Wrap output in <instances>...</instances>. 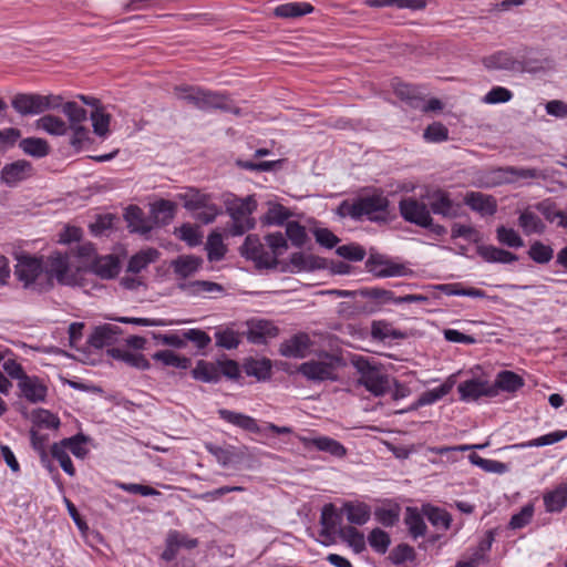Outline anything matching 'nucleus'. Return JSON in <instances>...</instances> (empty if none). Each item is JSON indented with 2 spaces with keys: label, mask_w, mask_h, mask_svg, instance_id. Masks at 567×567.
Instances as JSON below:
<instances>
[{
  "label": "nucleus",
  "mask_w": 567,
  "mask_h": 567,
  "mask_svg": "<svg viewBox=\"0 0 567 567\" xmlns=\"http://www.w3.org/2000/svg\"><path fill=\"white\" fill-rule=\"evenodd\" d=\"M174 94L200 111L228 110V97L225 94L202 86L178 85L174 87Z\"/></svg>",
  "instance_id": "f257e3e1"
},
{
  "label": "nucleus",
  "mask_w": 567,
  "mask_h": 567,
  "mask_svg": "<svg viewBox=\"0 0 567 567\" xmlns=\"http://www.w3.org/2000/svg\"><path fill=\"white\" fill-rule=\"evenodd\" d=\"M256 208L257 203L251 196L234 198L226 203V210L231 218L229 227L231 236H241L255 227L256 223L251 214Z\"/></svg>",
  "instance_id": "f03ea898"
},
{
  "label": "nucleus",
  "mask_w": 567,
  "mask_h": 567,
  "mask_svg": "<svg viewBox=\"0 0 567 567\" xmlns=\"http://www.w3.org/2000/svg\"><path fill=\"white\" fill-rule=\"evenodd\" d=\"M61 95H41L35 93H18L11 100V106L21 115H37L48 110L59 109Z\"/></svg>",
  "instance_id": "7ed1b4c3"
},
{
  "label": "nucleus",
  "mask_w": 567,
  "mask_h": 567,
  "mask_svg": "<svg viewBox=\"0 0 567 567\" xmlns=\"http://www.w3.org/2000/svg\"><path fill=\"white\" fill-rule=\"evenodd\" d=\"M14 275L23 288L39 291L43 284V258L27 252L16 255Z\"/></svg>",
  "instance_id": "20e7f679"
},
{
  "label": "nucleus",
  "mask_w": 567,
  "mask_h": 567,
  "mask_svg": "<svg viewBox=\"0 0 567 567\" xmlns=\"http://www.w3.org/2000/svg\"><path fill=\"white\" fill-rule=\"evenodd\" d=\"M70 258L68 254L54 251L43 260V284L39 288V292L48 291L53 288L55 279L60 285L71 284Z\"/></svg>",
  "instance_id": "39448f33"
},
{
  "label": "nucleus",
  "mask_w": 567,
  "mask_h": 567,
  "mask_svg": "<svg viewBox=\"0 0 567 567\" xmlns=\"http://www.w3.org/2000/svg\"><path fill=\"white\" fill-rule=\"evenodd\" d=\"M339 358L324 353L318 360H309L298 367V372L307 380L322 382L327 380H337L336 370L339 365Z\"/></svg>",
  "instance_id": "423d86ee"
},
{
  "label": "nucleus",
  "mask_w": 567,
  "mask_h": 567,
  "mask_svg": "<svg viewBox=\"0 0 567 567\" xmlns=\"http://www.w3.org/2000/svg\"><path fill=\"white\" fill-rule=\"evenodd\" d=\"M360 373L358 382L375 396H381L390 389L389 378L379 368L361 358L354 362Z\"/></svg>",
  "instance_id": "0eeeda50"
},
{
  "label": "nucleus",
  "mask_w": 567,
  "mask_h": 567,
  "mask_svg": "<svg viewBox=\"0 0 567 567\" xmlns=\"http://www.w3.org/2000/svg\"><path fill=\"white\" fill-rule=\"evenodd\" d=\"M423 198L426 200L430 214L454 219L461 216V204L455 203L446 190L435 188L427 190Z\"/></svg>",
  "instance_id": "6e6552de"
},
{
  "label": "nucleus",
  "mask_w": 567,
  "mask_h": 567,
  "mask_svg": "<svg viewBox=\"0 0 567 567\" xmlns=\"http://www.w3.org/2000/svg\"><path fill=\"white\" fill-rule=\"evenodd\" d=\"M240 254L246 259L252 260L258 269H275L278 260L271 257L265 249L264 244L257 235H248L240 247Z\"/></svg>",
  "instance_id": "1a4fd4ad"
},
{
  "label": "nucleus",
  "mask_w": 567,
  "mask_h": 567,
  "mask_svg": "<svg viewBox=\"0 0 567 567\" xmlns=\"http://www.w3.org/2000/svg\"><path fill=\"white\" fill-rule=\"evenodd\" d=\"M399 209L404 220L423 228L432 226V216L426 203L414 197H406L400 200Z\"/></svg>",
  "instance_id": "9d476101"
},
{
  "label": "nucleus",
  "mask_w": 567,
  "mask_h": 567,
  "mask_svg": "<svg viewBox=\"0 0 567 567\" xmlns=\"http://www.w3.org/2000/svg\"><path fill=\"white\" fill-rule=\"evenodd\" d=\"M367 270L378 278L398 277L408 274V269L402 264L391 261L379 254H371L365 261Z\"/></svg>",
  "instance_id": "9b49d317"
},
{
  "label": "nucleus",
  "mask_w": 567,
  "mask_h": 567,
  "mask_svg": "<svg viewBox=\"0 0 567 567\" xmlns=\"http://www.w3.org/2000/svg\"><path fill=\"white\" fill-rule=\"evenodd\" d=\"M33 175L32 164L25 159H18L6 164L1 169V182L9 187H14L19 183Z\"/></svg>",
  "instance_id": "f8f14e48"
},
{
  "label": "nucleus",
  "mask_w": 567,
  "mask_h": 567,
  "mask_svg": "<svg viewBox=\"0 0 567 567\" xmlns=\"http://www.w3.org/2000/svg\"><path fill=\"white\" fill-rule=\"evenodd\" d=\"M248 329L244 333L254 344H265L268 339L277 337L278 328L268 320H251L247 322Z\"/></svg>",
  "instance_id": "ddd939ff"
},
{
  "label": "nucleus",
  "mask_w": 567,
  "mask_h": 567,
  "mask_svg": "<svg viewBox=\"0 0 567 567\" xmlns=\"http://www.w3.org/2000/svg\"><path fill=\"white\" fill-rule=\"evenodd\" d=\"M312 346L309 334L299 332L291 338L285 340L280 347L279 352L286 358H305Z\"/></svg>",
  "instance_id": "4468645a"
},
{
  "label": "nucleus",
  "mask_w": 567,
  "mask_h": 567,
  "mask_svg": "<svg viewBox=\"0 0 567 567\" xmlns=\"http://www.w3.org/2000/svg\"><path fill=\"white\" fill-rule=\"evenodd\" d=\"M359 208V217L367 215L370 220H378L380 217L377 213H386L389 200L382 194H373L357 198Z\"/></svg>",
  "instance_id": "2eb2a0df"
},
{
  "label": "nucleus",
  "mask_w": 567,
  "mask_h": 567,
  "mask_svg": "<svg viewBox=\"0 0 567 567\" xmlns=\"http://www.w3.org/2000/svg\"><path fill=\"white\" fill-rule=\"evenodd\" d=\"M464 204L482 216H493L497 212V200L493 195L481 192H468L464 196Z\"/></svg>",
  "instance_id": "dca6fc26"
},
{
  "label": "nucleus",
  "mask_w": 567,
  "mask_h": 567,
  "mask_svg": "<svg viewBox=\"0 0 567 567\" xmlns=\"http://www.w3.org/2000/svg\"><path fill=\"white\" fill-rule=\"evenodd\" d=\"M121 333L120 327L106 323L94 329L89 338V343L96 349H102L116 342Z\"/></svg>",
  "instance_id": "f3484780"
},
{
  "label": "nucleus",
  "mask_w": 567,
  "mask_h": 567,
  "mask_svg": "<svg viewBox=\"0 0 567 567\" xmlns=\"http://www.w3.org/2000/svg\"><path fill=\"white\" fill-rule=\"evenodd\" d=\"M18 385L22 395L29 402L38 403L45 400L48 388L38 378L28 375Z\"/></svg>",
  "instance_id": "a211bd4d"
},
{
  "label": "nucleus",
  "mask_w": 567,
  "mask_h": 567,
  "mask_svg": "<svg viewBox=\"0 0 567 567\" xmlns=\"http://www.w3.org/2000/svg\"><path fill=\"white\" fill-rule=\"evenodd\" d=\"M457 389L462 400H477L482 395L493 396L496 394L494 388L475 379L460 383Z\"/></svg>",
  "instance_id": "6ab92c4d"
},
{
  "label": "nucleus",
  "mask_w": 567,
  "mask_h": 567,
  "mask_svg": "<svg viewBox=\"0 0 567 567\" xmlns=\"http://www.w3.org/2000/svg\"><path fill=\"white\" fill-rule=\"evenodd\" d=\"M306 446H313L318 451L327 452L330 455L341 458L347 455V449L337 440L328 436H319L315 439H302Z\"/></svg>",
  "instance_id": "aec40b11"
},
{
  "label": "nucleus",
  "mask_w": 567,
  "mask_h": 567,
  "mask_svg": "<svg viewBox=\"0 0 567 567\" xmlns=\"http://www.w3.org/2000/svg\"><path fill=\"white\" fill-rule=\"evenodd\" d=\"M341 511L353 525H364L371 517V507L363 502H346Z\"/></svg>",
  "instance_id": "412c9836"
},
{
  "label": "nucleus",
  "mask_w": 567,
  "mask_h": 567,
  "mask_svg": "<svg viewBox=\"0 0 567 567\" xmlns=\"http://www.w3.org/2000/svg\"><path fill=\"white\" fill-rule=\"evenodd\" d=\"M218 414L224 421H226L233 425H236L245 431H248L250 433H259L260 432V427H259L257 421L249 415L229 411L226 409H220L218 411Z\"/></svg>",
  "instance_id": "4be33fe9"
},
{
  "label": "nucleus",
  "mask_w": 567,
  "mask_h": 567,
  "mask_svg": "<svg viewBox=\"0 0 567 567\" xmlns=\"http://www.w3.org/2000/svg\"><path fill=\"white\" fill-rule=\"evenodd\" d=\"M124 217L132 233L145 235L153 229V224L144 217L143 210L137 206L126 208Z\"/></svg>",
  "instance_id": "5701e85b"
},
{
  "label": "nucleus",
  "mask_w": 567,
  "mask_h": 567,
  "mask_svg": "<svg viewBox=\"0 0 567 567\" xmlns=\"http://www.w3.org/2000/svg\"><path fill=\"white\" fill-rule=\"evenodd\" d=\"M107 354L115 360L125 362L127 365L138 369L148 370L151 364L148 360L142 353L130 352L118 348H112L107 350Z\"/></svg>",
  "instance_id": "b1692460"
},
{
  "label": "nucleus",
  "mask_w": 567,
  "mask_h": 567,
  "mask_svg": "<svg viewBox=\"0 0 567 567\" xmlns=\"http://www.w3.org/2000/svg\"><path fill=\"white\" fill-rule=\"evenodd\" d=\"M92 270L102 279H112L120 271L118 259L113 255L99 257L94 260Z\"/></svg>",
  "instance_id": "393cba45"
},
{
  "label": "nucleus",
  "mask_w": 567,
  "mask_h": 567,
  "mask_svg": "<svg viewBox=\"0 0 567 567\" xmlns=\"http://www.w3.org/2000/svg\"><path fill=\"white\" fill-rule=\"evenodd\" d=\"M313 11V7L307 2H290L275 8L274 16L282 19H293Z\"/></svg>",
  "instance_id": "a878e982"
},
{
  "label": "nucleus",
  "mask_w": 567,
  "mask_h": 567,
  "mask_svg": "<svg viewBox=\"0 0 567 567\" xmlns=\"http://www.w3.org/2000/svg\"><path fill=\"white\" fill-rule=\"evenodd\" d=\"M19 147L29 156L42 158L49 155L51 147L49 143L41 137H27L19 142Z\"/></svg>",
  "instance_id": "bb28decb"
},
{
  "label": "nucleus",
  "mask_w": 567,
  "mask_h": 567,
  "mask_svg": "<svg viewBox=\"0 0 567 567\" xmlns=\"http://www.w3.org/2000/svg\"><path fill=\"white\" fill-rule=\"evenodd\" d=\"M371 337L374 340L384 341L386 339H404L405 333L393 328L392 323L385 320H374L371 324Z\"/></svg>",
  "instance_id": "cd10ccee"
},
{
  "label": "nucleus",
  "mask_w": 567,
  "mask_h": 567,
  "mask_svg": "<svg viewBox=\"0 0 567 567\" xmlns=\"http://www.w3.org/2000/svg\"><path fill=\"white\" fill-rule=\"evenodd\" d=\"M178 288L190 296H203L213 292H221L223 287L208 280H195L189 282L178 284Z\"/></svg>",
  "instance_id": "c85d7f7f"
},
{
  "label": "nucleus",
  "mask_w": 567,
  "mask_h": 567,
  "mask_svg": "<svg viewBox=\"0 0 567 567\" xmlns=\"http://www.w3.org/2000/svg\"><path fill=\"white\" fill-rule=\"evenodd\" d=\"M478 254L487 262L511 264L518 260L515 254L495 246H482Z\"/></svg>",
  "instance_id": "c756f323"
},
{
  "label": "nucleus",
  "mask_w": 567,
  "mask_h": 567,
  "mask_svg": "<svg viewBox=\"0 0 567 567\" xmlns=\"http://www.w3.org/2000/svg\"><path fill=\"white\" fill-rule=\"evenodd\" d=\"M202 260L194 256H179L172 261L171 267L174 272L182 277L187 278L194 275L200 267Z\"/></svg>",
  "instance_id": "7c9ffc66"
},
{
  "label": "nucleus",
  "mask_w": 567,
  "mask_h": 567,
  "mask_svg": "<svg viewBox=\"0 0 567 567\" xmlns=\"http://www.w3.org/2000/svg\"><path fill=\"white\" fill-rule=\"evenodd\" d=\"M159 256L158 250L154 248H148L146 250H141L131 257L127 265V271L132 274H138L143 269H145L151 262L157 260Z\"/></svg>",
  "instance_id": "2f4dec72"
},
{
  "label": "nucleus",
  "mask_w": 567,
  "mask_h": 567,
  "mask_svg": "<svg viewBox=\"0 0 567 567\" xmlns=\"http://www.w3.org/2000/svg\"><path fill=\"white\" fill-rule=\"evenodd\" d=\"M364 3L371 8L396 7L398 9H409L412 11L426 8L425 0H364Z\"/></svg>",
  "instance_id": "473e14b6"
},
{
  "label": "nucleus",
  "mask_w": 567,
  "mask_h": 567,
  "mask_svg": "<svg viewBox=\"0 0 567 567\" xmlns=\"http://www.w3.org/2000/svg\"><path fill=\"white\" fill-rule=\"evenodd\" d=\"M37 127L54 136H63L69 131L66 122L55 115H44L40 117L37 121Z\"/></svg>",
  "instance_id": "72a5a7b5"
},
{
  "label": "nucleus",
  "mask_w": 567,
  "mask_h": 567,
  "mask_svg": "<svg viewBox=\"0 0 567 567\" xmlns=\"http://www.w3.org/2000/svg\"><path fill=\"white\" fill-rule=\"evenodd\" d=\"M192 375L202 382L216 383L219 381V369L214 363L199 360L192 370Z\"/></svg>",
  "instance_id": "f704fd0d"
},
{
  "label": "nucleus",
  "mask_w": 567,
  "mask_h": 567,
  "mask_svg": "<svg viewBox=\"0 0 567 567\" xmlns=\"http://www.w3.org/2000/svg\"><path fill=\"white\" fill-rule=\"evenodd\" d=\"M176 205L167 199H161L151 207L153 218L156 224H168L175 214Z\"/></svg>",
  "instance_id": "c9c22d12"
},
{
  "label": "nucleus",
  "mask_w": 567,
  "mask_h": 567,
  "mask_svg": "<svg viewBox=\"0 0 567 567\" xmlns=\"http://www.w3.org/2000/svg\"><path fill=\"white\" fill-rule=\"evenodd\" d=\"M547 512H560L567 505V485L561 484L544 496Z\"/></svg>",
  "instance_id": "e433bc0d"
},
{
  "label": "nucleus",
  "mask_w": 567,
  "mask_h": 567,
  "mask_svg": "<svg viewBox=\"0 0 567 567\" xmlns=\"http://www.w3.org/2000/svg\"><path fill=\"white\" fill-rule=\"evenodd\" d=\"M244 371L247 375L255 377L258 380H266L271 373V363L268 359H249L244 363Z\"/></svg>",
  "instance_id": "4c0bfd02"
},
{
  "label": "nucleus",
  "mask_w": 567,
  "mask_h": 567,
  "mask_svg": "<svg viewBox=\"0 0 567 567\" xmlns=\"http://www.w3.org/2000/svg\"><path fill=\"white\" fill-rule=\"evenodd\" d=\"M323 259L312 256V255H306L303 252H293L290 256V265L293 269L297 271L302 270H313L322 268Z\"/></svg>",
  "instance_id": "58836bf2"
},
{
  "label": "nucleus",
  "mask_w": 567,
  "mask_h": 567,
  "mask_svg": "<svg viewBox=\"0 0 567 567\" xmlns=\"http://www.w3.org/2000/svg\"><path fill=\"white\" fill-rule=\"evenodd\" d=\"M518 225L527 236L532 234H543L546 228L542 219L529 210H525L519 215Z\"/></svg>",
  "instance_id": "ea45409f"
},
{
  "label": "nucleus",
  "mask_w": 567,
  "mask_h": 567,
  "mask_svg": "<svg viewBox=\"0 0 567 567\" xmlns=\"http://www.w3.org/2000/svg\"><path fill=\"white\" fill-rule=\"evenodd\" d=\"M153 359L162 362L166 367H175L186 370L190 367V359L181 357L172 350H161L153 354Z\"/></svg>",
  "instance_id": "a19ab883"
},
{
  "label": "nucleus",
  "mask_w": 567,
  "mask_h": 567,
  "mask_svg": "<svg viewBox=\"0 0 567 567\" xmlns=\"http://www.w3.org/2000/svg\"><path fill=\"white\" fill-rule=\"evenodd\" d=\"M524 385V380L522 377L516 374L513 371H502L497 374L495 386L507 391L515 392Z\"/></svg>",
  "instance_id": "79ce46f5"
},
{
  "label": "nucleus",
  "mask_w": 567,
  "mask_h": 567,
  "mask_svg": "<svg viewBox=\"0 0 567 567\" xmlns=\"http://www.w3.org/2000/svg\"><path fill=\"white\" fill-rule=\"evenodd\" d=\"M516 61L507 52L499 51L483 59V64L487 69L512 70Z\"/></svg>",
  "instance_id": "37998d69"
},
{
  "label": "nucleus",
  "mask_w": 567,
  "mask_h": 567,
  "mask_svg": "<svg viewBox=\"0 0 567 567\" xmlns=\"http://www.w3.org/2000/svg\"><path fill=\"white\" fill-rule=\"evenodd\" d=\"M527 254L536 264L546 265L553 259L554 249L550 246L536 240L529 246Z\"/></svg>",
  "instance_id": "c03bdc74"
},
{
  "label": "nucleus",
  "mask_w": 567,
  "mask_h": 567,
  "mask_svg": "<svg viewBox=\"0 0 567 567\" xmlns=\"http://www.w3.org/2000/svg\"><path fill=\"white\" fill-rule=\"evenodd\" d=\"M182 198L184 199V207L188 210H197L210 204V196L195 188L188 189L182 195Z\"/></svg>",
  "instance_id": "a18cd8bd"
},
{
  "label": "nucleus",
  "mask_w": 567,
  "mask_h": 567,
  "mask_svg": "<svg viewBox=\"0 0 567 567\" xmlns=\"http://www.w3.org/2000/svg\"><path fill=\"white\" fill-rule=\"evenodd\" d=\"M496 238L501 245L509 248H520L524 246V240L519 234L515 229L505 226L496 228Z\"/></svg>",
  "instance_id": "49530a36"
},
{
  "label": "nucleus",
  "mask_w": 567,
  "mask_h": 567,
  "mask_svg": "<svg viewBox=\"0 0 567 567\" xmlns=\"http://www.w3.org/2000/svg\"><path fill=\"white\" fill-rule=\"evenodd\" d=\"M91 121L93 126V132L100 136L104 137L110 132L109 126L111 122V115L104 112L103 107H96L91 113Z\"/></svg>",
  "instance_id": "de8ad7c7"
},
{
  "label": "nucleus",
  "mask_w": 567,
  "mask_h": 567,
  "mask_svg": "<svg viewBox=\"0 0 567 567\" xmlns=\"http://www.w3.org/2000/svg\"><path fill=\"white\" fill-rule=\"evenodd\" d=\"M340 536L353 548L355 553L365 549L364 536L353 526H346L340 529Z\"/></svg>",
  "instance_id": "09e8293b"
},
{
  "label": "nucleus",
  "mask_w": 567,
  "mask_h": 567,
  "mask_svg": "<svg viewBox=\"0 0 567 567\" xmlns=\"http://www.w3.org/2000/svg\"><path fill=\"white\" fill-rule=\"evenodd\" d=\"M63 114L69 120V125L83 124L87 118V112L84 107L80 106L75 102L61 103Z\"/></svg>",
  "instance_id": "8fccbe9b"
},
{
  "label": "nucleus",
  "mask_w": 567,
  "mask_h": 567,
  "mask_svg": "<svg viewBox=\"0 0 567 567\" xmlns=\"http://www.w3.org/2000/svg\"><path fill=\"white\" fill-rule=\"evenodd\" d=\"M285 237L288 238L297 248L303 247L308 239L305 226L300 225L298 221H288L286 224Z\"/></svg>",
  "instance_id": "3c124183"
},
{
  "label": "nucleus",
  "mask_w": 567,
  "mask_h": 567,
  "mask_svg": "<svg viewBox=\"0 0 567 567\" xmlns=\"http://www.w3.org/2000/svg\"><path fill=\"white\" fill-rule=\"evenodd\" d=\"M429 522L436 528L449 529L452 523V516L445 509L439 507H429L425 509Z\"/></svg>",
  "instance_id": "603ef678"
},
{
  "label": "nucleus",
  "mask_w": 567,
  "mask_h": 567,
  "mask_svg": "<svg viewBox=\"0 0 567 567\" xmlns=\"http://www.w3.org/2000/svg\"><path fill=\"white\" fill-rule=\"evenodd\" d=\"M206 249L207 257L210 261L220 260L226 252L221 235L218 233H212L207 238Z\"/></svg>",
  "instance_id": "864d4df0"
},
{
  "label": "nucleus",
  "mask_w": 567,
  "mask_h": 567,
  "mask_svg": "<svg viewBox=\"0 0 567 567\" xmlns=\"http://www.w3.org/2000/svg\"><path fill=\"white\" fill-rule=\"evenodd\" d=\"M31 419L34 426H43L48 429H58L60 426L59 417L49 410L35 409L31 414Z\"/></svg>",
  "instance_id": "5fc2aeb1"
},
{
  "label": "nucleus",
  "mask_w": 567,
  "mask_h": 567,
  "mask_svg": "<svg viewBox=\"0 0 567 567\" xmlns=\"http://www.w3.org/2000/svg\"><path fill=\"white\" fill-rule=\"evenodd\" d=\"M51 455L60 463L62 470L68 475L73 476L75 474V468L66 452V447L61 442L54 443L51 446Z\"/></svg>",
  "instance_id": "6e6d98bb"
},
{
  "label": "nucleus",
  "mask_w": 567,
  "mask_h": 567,
  "mask_svg": "<svg viewBox=\"0 0 567 567\" xmlns=\"http://www.w3.org/2000/svg\"><path fill=\"white\" fill-rule=\"evenodd\" d=\"M215 339L217 347L227 350L236 349L240 343L239 333L230 328L216 331Z\"/></svg>",
  "instance_id": "4d7b16f0"
},
{
  "label": "nucleus",
  "mask_w": 567,
  "mask_h": 567,
  "mask_svg": "<svg viewBox=\"0 0 567 567\" xmlns=\"http://www.w3.org/2000/svg\"><path fill=\"white\" fill-rule=\"evenodd\" d=\"M265 240L271 250V257H275L277 260L278 257L282 256L284 252L288 249L287 238L280 231L266 235Z\"/></svg>",
  "instance_id": "13d9d810"
},
{
  "label": "nucleus",
  "mask_w": 567,
  "mask_h": 567,
  "mask_svg": "<svg viewBox=\"0 0 567 567\" xmlns=\"http://www.w3.org/2000/svg\"><path fill=\"white\" fill-rule=\"evenodd\" d=\"M405 524L409 527L410 534L414 538H417L425 534L426 525L423 520V517L415 509L408 508Z\"/></svg>",
  "instance_id": "bf43d9fd"
},
{
  "label": "nucleus",
  "mask_w": 567,
  "mask_h": 567,
  "mask_svg": "<svg viewBox=\"0 0 567 567\" xmlns=\"http://www.w3.org/2000/svg\"><path fill=\"white\" fill-rule=\"evenodd\" d=\"M87 439L82 433H79L72 437L63 439L60 441L64 447L69 449L71 453L79 458H84L87 454V449L84 447Z\"/></svg>",
  "instance_id": "052dcab7"
},
{
  "label": "nucleus",
  "mask_w": 567,
  "mask_h": 567,
  "mask_svg": "<svg viewBox=\"0 0 567 567\" xmlns=\"http://www.w3.org/2000/svg\"><path fill=\"white\" fill-rule=\"evenodd\" d=\"M368 540L370 546L379 554H385L391 543L389 534L380 528L372 529Z\"/></svg>",
  "instance_id": "680f3d73"
},
{
  "label": "nucleus",
  "mask_w": 567,
  "mask_h": 567,
  "mask_svg": "<svg viewBox=\"0 0 567 567\" xmlns=\"http://www.w3.org/2000/svg\"><path fill=\"white\" fill-rule=\"evenodd\" d=\"M358 295L362 298L378 300L381 303L394 302L396 299L391 290L383 288H363L358 290Z\"/></svg>",
  "instance_id": "e2e57ef3"
},
{
  "label": "nucleus",
  "mask_w": 567,
  "mask_h": 567,
  "mask_svg": "<svg viewBox=\"0 0 567 567\" xmlns=\"http://www.w3.org/2000/svg\"><path fill=\"white\" fill-rule=\"evenodd\" d=\"M451 388L452 386L449 384H442L435 389L423 392L419 396V399L416 401V405L424 406V405H429V404L436 402L437 400H440L444 395H446L450 392Z\"/></svg>",
  "instance_id": "0e129e2a"
},
{
  "label": "nucleus",
  "mask_w": 567,
  "mask_h": 567,
  "mask_svg": "<svg viewBox=\"0 0 567 567\" xmlns=\"http://www.w3.org/2000/svg\"><path fill=\"white\" fill-rule=\"evenodd\" d=\"M415 558V551L414 548L408 544H400L396 547H394L390 555L389 559L395 564L401 565L405 561H411Z\"/></svg>",
  "instance_id": "69168bd1"
},
{
  "label": "nucleus",
  "mask_w": 567,
  "mask_h": 567,
  "mask_svg": "<svg viewBox=\"0 0 567 567\" xmlns=\"http://www.w3.org/2000/svg\"><path fill=\"white\" fill-rule=\"evenodd\" d=\"M338 256L350 261H361L365 257V249L358 244H349L339 246L336 249Z\"/></svg>",
  "instance_id": "338daca9"
},
{
  "label": "nucleus",
  "mask_w": 567,
  "mask_h": 567,
  "mask_svg": "<svg viewBox=\"0 0 567 567\" xmlns=\"http://www.w3.org/2000/svg\"><path fill=\"white\" fill-rule=\"evenodd\" d=\"M69 130L72 131V136L70 138L71 146L80 151L83 145L90 141V131L83 124L78 125H69Z\"/></svg>",
  "instance_id": "774afa93"
}]
</instances>
